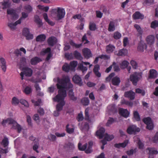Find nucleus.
<instances>
[{"instance_id": "f257e3e1", "label": "nucleus", "mask_w": 158, "mask_h": 158, "mask_svg": "<svg viewBox=\"0 0 158 158\" xmlns=\"http://www.w3.org/2000/svg\"><path fill=\"white\" fill-rule=\"evenodd\" d=\"M58 83L57 84V88L59 89L58 94L53 98L55 102H60L56 106V110L60 111L63 109V107L65 104L64 100V98L67 96L66 91L65 89L72 88L73 85L70 82L69 78L65 77L61 80L58 78Z\"/></svg>"}, {"instance_id": "f03ea898", "label": "nucleus", "mask_w": 158, "mask_h": 158, "mask_svg": "<svg viewBox=\"0 0 158 158\" xmlns=\"http://www.w3.org/2000/svg\"><path fill=\"white\" fill-rule=\"evenodd\" d=\"M53 14L56 16L58 20H60L63 18L65 15L64 9L60 7H57V9L53 10Z\"/></svg>"}, {"instance_id": "7ed1b4c3", "label": "nucleus", "mask_w": 158, "mask_h": 158, "mask_svg": "<svg viewBox=\"0 0 158 158\" xmlns=\"http://www.w3.org/2000/svg\"><path fill=\"white\" fill-rule=\"evenodd\" d=\"M142 77V73H140L135 72L130 75V81L132 82L133 84L135 85H137L139 80Z\"/></svg>"}, {"instance_id": "20e7f679", "label": "nucleus", "mask_w": 158, "mask_h": 158, "mask_svg": "<svg viewBox=\"0 0 158 158\" xmlns=\"http://www.w3.org/2000/svg\"><path fill=\"white\" fill-rule=\"evenodd\" d=\"M143 122L146 124V128L149 130H152L153 127V124L151 118L149 117L144 118L143 119Z\"/></svg>"}, {"instance_id": "39448f33", "label": "nucleus", "mask_w": 158, "mask_h": 158, "mask_svg": "<svg viewBox=\"0 0 158 158\" xmlns=\"http://www.w3.org/2000/svg\"><path fill=\"white\" fill-rule=\"evenodd\" d=\"M21 70L23 71V72H21L20 74L22 80L23 79L24 74L27 77H31L32 75V70L29 68L25 67Z\"/></svg>"}, {"instance_id": "423d86ee", "label": "nucleus", "mask_w": 158, "mask_h": 158, "mask_svg": "<svg viewBox=\"0 0 158 158\" xmlns=\"http://www.w3.org/2000/svg\"><path fill=\"white\" fill-rule=\"evenodd\" d=\"M140 131V129L139 127L134 125L129 126L127 129V132L129 134H135L136 132H138Z\"/></svg>"}, {"instance_id": "0eeeda50", "label": "nucleus", "mask_w": 158, "mask_h": 158, "mask_svg": "<svg viewBox=\"0 0 158 158\" xmlns=\"http://www.w3.org/2000/svg\"><path fill=\"white\" fill-rule=\"evenodd\" d=\"M146 150L150 158H154V155H156L158 153V151L154 148H148L146 149Z\"/></svg>"}, {"instance_id": "6e6552de", "label": "nucleus", "mask_w": 158, "mask_h": 158, "mask_svg": "<svg viewBox=\"0 0 158 158\" xmlns=\"http://www.w3.org/2000/svg\"><path fill=\"white\" fill-rule=\"evenodd\" d=\"M11 124L12 125L11 127L12 129L17 130L18 132L19 133H20L21 132L23 128L16 122L12 119Z\"/></svg>"}, {"instance_id": "1a4fd4ad", "label": "nucleus", "mask_w": 158, "mask_h": 158, "mask_svg": "<svg viewBox=\"0 0 158 158\" xmlns=\"http://www.w3.org/2000/svg\"><path fill=\"white\" fill-rule=\"evenodd\" d=\"M147 46L146 44L142 40H141L139 43L137 48L138 50L140 52L144 51V49H146Z\"/></svg>"}, {"instance_id": "9d476101", "label": "nucleus", "mask_w": 158, "mask_h": 158, "mask_svg": "<svg viewBox=\"0 0 158 158\" xmlns=\"http://www.w3.org/2000/svg\"><path fill=\"white\" fill-rule=\"evenodd\" d=\"M23 35L26 37L27 40L32 39L33 38V36L30 33L29 29L27 28H25L23 29Z\"/></svg>"}, {"instance_id": "9b49d317", "label": "nucleus", "mask_w": 158, "mask_h": 158, "mask_svg": "<svg viewBox=\"0 0 158 158\" xmlns=\"http://www.w3.org/2000/svg\"><path fill=\"white\" fill-rule=\"evenodd\" d=\"M146 40L148 44L151 46L154 44L155 40V36L153 35H149L147 37Z\"/></svg>"}, {"instance_id": "f8f14e48", "label": "nucleus", "mask_w": 158, "mask_h": 158, "mask_svg": "<svg viewBox=\"0 0 158 158\" xmlns=\"http://www.w3.org/2000/svg\"><path fill=\"white\" fill-rule=\"evenodd\" d=\"M82 52L85 57L88 59L92 57V54L90 50L88 48H84L82 50Z\"/></svg>"}, {"instance_id": "ddd939ff", "label": "nucleus", "mask_w": 158, "mask_h": 158, "mask_svg": "<svg viewBox=\"0 0 158 158\" xmlns=\"http://www.w3.org/2000/svg\"><path fill=\"white\" fill-rule=\"evenodd\" d=\"M72 80L75 83L77 84L80 86L82 85L83 82L82 81V79L79 76L75 75L73 77Z\"/></svg>"}, {"instance_id": "4468645a", "label": "nucleus", "mask_w": 158, "mask_h": 158, "mask_svg": "<svg viewBox=\"0 0 158 158\" xmlns=\"http://www.w3.org/2000/svg\"><path fill=\"white\" fill-rule=\"evenodd\" d=\"M135 93L132 90L127 91L124 93V97L128 98L130 100H133L135 98Z\"/></svg>"}, {"instance_id": "2eb2a0df", "label": "nucleus", "mask_w": 158, "mask_h": 158, "mask_svg": "<svg viewBox=\"0 0 158 158\" xmlns=\"http://www.w3.org/2000/svg\"><path fill=\"white\" fill-rule=\"evenodd\" d=\"M57 42L56 38L54 36L49 37L48 40V43L49 45L53 46Z\"/></svg>"}, {"instance_id": "dca6fc26", "label": "nucleus", "mask_w": 158, "mask_h": 158, "mask_svg": "<svg viewBox=\"0 0 158 158\" xmlns=\"http://www.w3.org/2000/svg\"><path fill=\"white\" fill-rule=\"evenodd\" d=\"M105 129L101 127L96 132V135L100 139H101L104 136H105Z\"/></svg>"}, {"instance_id": "f3484780", "label": "nucleus", "mask_w": 158, "mask_h": 158, "mask_svg": "<svg viewBox=\"0 0 158 158\" xmlns=\"http://www.w3.org/2000/svg\"><path fill=\"white\" fill-rule=\"evenodd\" d=\"M119 113L121 115L125 118L127 117L129 114V113L127 109L123 108L119 109Z\"/></svg>"}, {"instance_id": "a211bd4d", "label": "nucleus", "mask_w": 158, "mask_h": 158, "mask_svg": "<svg viewBox=\"0 0 158 158\" xmlns=\"http://www.w3.org/2000/svg\"><path fill=\"white\" fill-rule=\"evenodd\" d=\"M107 108L108 110L112 113H116L118 111L117 108L116 106L115 105L113 104L109 105Z\"/></svg>"}, {"instance_id": "6ab92c4d", "label": "nucleus", "mask_w": 158, "mask_h": 158, "mask_svg": "<svg viewBox=\"0 0 158 158\" xmlns=\"http://www.w3.org/2000/svg\"><path fill=\"white\" fill-rule=\"evenodd\" d=\"M134 27L136 29L138 32L137 36H139L141 38L143 33V30L140 26L137 24H135L134 25Z\"/></svg>"}, {"instance_id": "aec40b11", "label": "nucleus", "mask_w": 158, "mask_h": 158, "mask_svg": "<svg viewBox=\"0 0 158 158\" xmlns=\"http://www.w3.org/2000/svg\"><path fill=\"white\" fill-rule=\"evenodd\" d=\"M132 17L135 19H143L144 18V15L139 12L136 11L133 15Z\"/></svg>"}, {"instance_id": "412c9836", "label": "nucleus", "mask_w": 158, "mask_h": 158, "mask_svg": "<svg viewBox=\"0 0 158 158\" xmlns=\"http://www.w3.org/2000/svg\"><path fill=\"white\" fill-rule=\"evenodd\" d=\"M127 51L125 49H121L118 51H115L114 54L115 55L118 56H124L127 55Z\"/></svg>"}, {"instance_id": "4be33fe9", "label": "nucleus", "mask_w": 158, "mask_h": 158, "mask_svg": "<svg viewBox=\"0 0 158 158\" xmlns=\"http://www.w3.org/2000/svg\"><path fill=\"white\" fill-rule=\"evenodd\" d=\"M111 81L113 85L118 86L121 82V80L119 77L117 76H115L112 78Z\"/></svg>"}, {"instance_id": "5701e85b", "label": "nucleus", "mask_w": 158, "mask_h": 158, "mask_svg": "<svg viewBox=\"0 0 158 158\" xmlns=\"http://www.w3.org/2000/svg\"><path fill=\"white\" fill-rule=\"evenodd\" d=\"M7 14L11 15L14 20L18 19V16L16 14L15 10L13 9L7 10Z\"/></svg>"}, {"instance_id": "b1692460", "label": "nucleus", "mask_w": 158, "mask_h": 158, "mask_svg": "<svg viewBox=\"0 0 158 158\" xmlns=\"http://www.w3.org/2000/svg\"><path fill=\"white\" fill-rule=\"evenodd\" d=\"M41 59L38 57L36 56L32 58L30 61L31 64L32 65H35L41 61Z\"/></svg>"}, {"instance_id": "393cba45", "label": "nucleus", "mask_w": 158, "mask_h": 158, "mask_svg": "<svg viewBox=\"0 0 158 158\" xmlns=\"http://www.w3.org/2000/svg\"><path fill=\"white\" fill-rule=\"evenodd\" d=\"M26 59L25 57H22L20 59V62L19 64V68L20 69H22L25 67L24 66L26 64Z\"/></svg>"}, {"instance_id": "a878e982", "label": "nucleus", "mask_w": 158, "mask_h": 158, "mask_svg": "<svg viewBox=\"0 0 158 158\" xmlns=\"http://www.w3.org/2000/svg\"><path fill=\"white\" fill-rule=\"evenodd\" d=\"M1 66L2 70L5 72L6 71V67L5 60L3 57L0 58Z\"/></svg>"}, {"instance_id": "bb28decb", "label": "nucleus", "mask_w": 158, "mask_h": 158, "mask_svg": "<svg viewBox=\"0 0 158 158\" xmlns=\"http://www.w3.org/2000/svg\"><path fill=\"white\" fill-rule=\"evenodd\" d=\"M149 78H155L157 76V72L155 69H151L149 71Z\"/></svg>"}, {"instance_id": "cd10ccee", "label": "nucleus", "mask_w": 158, "mask_h": 158, "mask_svg": "<svg viewBox=\"0 0 158 158\" xmlns=\"http://www.w3.org/2000/svg\"><path fill=\"white\" fill-rule=\"evenodd\" d=\"M68 96L69 99L73 101H76L77 99V97L74 96L73 89H70L68 93Z\"/></svg>"}, {"instance_id": "c85d7f7f", "label": "nucleus", "mask_w": 158, "mask_h": 158, "mask_svg": "<svg viewBox=\"0 0 158 158\" xmlns=\"http://www.w3.org/2000/svg\"><path fill=\"white\" fill-rule=\"evenodd\" d=\"M100 69V67L98 64H97L95 65L93 69L95 75L98 77H100L101 76V73L98 72V70Z\"/></svg>"}, {"instance_id": "c756f323", "label": "nucleus", "mask_w": 158, "mask_h": 158, "mask_svg": "<svg viewBox=\"0 0 158 158\" xmlns=\"http://www.w3.org/2000/svg\"><path fill=\"white\" fill-rule=\"evenodd\" d=\"M34 18V21L38 24L39 27H40L43 25V23L39 17L37 15H35Z\"/></svg>"}, {"instance_id": "7c9ffc66", "label": "nucleus", "mask_w": 158, "mask_h": 158, "mask_svg": "<svg viewBox=\"0 0 158 158\" xmlns=\"http://www.w3.org/2000/svg\"><path fill=\"white\" fill-rule=\"evenodd\" d=\"M2 5L3 6L2 8L5 9L8 8L10 6V4L8 0H4L1 2Z\"/></svg>"}, {"instance_id": "2f4dec72", "label": "nucleus", "mask_w": 158, "mask_h": 158, "mask_svg": "<svg viewBox=\"0 0 158 158\" xmlns=\"http://www.w3.org/2000/svg\"><path fill=\"white\" fill-rule=\"evenodd\" d=\"M46 38V35L44 34L39 35L37 36L36 38V40L37 42L44 41Z\"/></svg>"}, {"instance_id": "473e14b6", "label": "nucleus", "mask_w": 158, "mask_h": 158, "mask_svg": "<svg viewBox=\"0 0 158 158\" xmlns=\"http://www.w3.org/2000/svg\"><path fill=\"white\" fill-rule=\"evenodd\" d=\"M115 23L113 21H110V23L108 30L110 31H114L115 30Z\"/></svg>"}, {"instance_id": "72a5a7b5", "label": "nucleus", "mask_w": 158, "mask_h": 158, "mask_svg": "<svg viewBox=\"0 0 158 158\" xmlns=\"http://www.w3.org/2000/svg\"><path fill=\"white\" fill-rule=\"evenodd\" d=\"M78 62L77 61H73L70 62V66L71 67V70L74 71L75 70V68L77 65Z\"/></svg>"}, {"instance_id": "f704fd0d", "label": "nucleus", "mask_w": 158, "mask_h": 158, "mask_svg": "<svg viewBox=\"0 0 158 158\" xmlns=\"http://www.w3.org/2000/svg\"><path fill=\"white\" fill-rule=\"evenodd\" d=\"M33 143H34V145L33 146V150L38 153L39 152L37 149L38 148L39 146V140L37 139L35 141L33 142Z\"/></svg>"}, {"instance_id": "c9c22d12", "label": "nucleus", "mask_w": 158, "mask_h": 158, "mask_svg": "<svg viewBox=\"0 0 158 158\" xmlns=\"http://www.w3.org/2000/svg\"><path fill=\"white\" fill-rule=\"evenodd\" d=\"M73 55L78 60H82L83 59L81 53L78 52L77 51H74L73 52Z\"/></svg>"}, {"instance_id": "e433bc0d", "label": "nucleus", "mask_w": 158, "mask_h": 158, "mask_svg": "<svg viewBox=\"0 0 158 158\" xmlns=\"http://www.w3.org/2000/svg\"><path fill=\"white\" fill-rule=\"evenodd\" d=\"M115 48V47L113 45L109 44L106 47V52L108 53L112 52L113 51Z\"/></svg>"}, {"instance_id": "4c0bfd02", "label": "nucleus", "mask_w": 158, "mask_h": 158, "mask_svg": "<svg viewBox=\"0 0 158 158\" xmlns=\"http://www.w3.org/2000/svg\"><path fill=\"white\" fill-rule=\"evenodd\" d=\"M9 143L8 139L6 137H4V139L2 140L1 144L4 147H7Z\"/></svg>"}, {"instance_id": "58836bf2", "label": "nucleus", "mask_w": 158, "mask_h": 158, "mask_svg": "<svg viewBox=\"0 0 158 158\" xmlns=\"http://www.w3.org/2000/svg\"><path fill=\"white\" fill-rule=\"evenodd\" d=\"M12 119L11 118H8L6 120H4L2 122L1 124L3 126H5L6 125V124H11Z\"/></svg>"}, {"instance_id": "ea45409f", "label": "nucleus", "mask_w": 158, "mask_h": 158, "mask_svg": "<svg viewBox=\"0 0 158 158\" xmlns=\"http://www.w3.org/2000/svg\"><path fill=\"white\" fill-rule=\"evenodd\" d=\"M89 101L88 98H84L81 100V103L84 106H87L89 105Z\"/></svg>"}, {"instance_id": "a19ab883", "label": "nucleus", "mask_w": 158, "mask_h": 158, "mask_svg": "<svg viewBox=\"0 0 158 158\" xmlns=\"http://www.w3.org/2000/svg\"><path fill=\"white\" fill-rule=\"evenodd\" d=\"M43 16L45 21L47 23H48L49 24L51 25H54V23H53L52 22L50 21L48 19V15L47 13H44L43 15Z\"/></svg>"}, {"instance_id": "79ce46f5", "label": "nucleus", "mask_w": 158, "mask_h": 158, "mask_svg": "<svg viewBox=\"0 0 158 158\" xmlns=\"http://www.w3.org/2000/svg\"><path fill=\"white\" fill-rule=\"evenodd\" d=\"M87 147V144L86 143L83 146L81 143H79L78 144V148L80 150L83 151L85 150Z\"/></svg>"}, {"instance_id": "37998d69", "label": "nucleus", "mask_w": 158, "mask_h": 158, "mask_svg": "<svg viewBox=\"0 0 158 158\" xmlns=\"http://www.w3.org/2000/svg\"><path fill=\"white\" fill-rule=\"evenodd\" d=\"M78 69L82 71L83 73L86 71L87 69V68L86 67L83 66L82 63H79L78 64Z\"/></svg>"}, {"instance_id": "c03bdc74", "label": "nucleus", "mask_w": 158, "mask_h": 158, "mask_svg": "<svg viewBox=\"0 0 158 158\" xmlns=\"http://www.w3.org/2000/svg\"><path fill=\"white\" fill-rule=\"evenodd\" d=\"M114 138L113 135H109L106 133L105 135L104 139L107 141H110Z\"/></svg>"}, {"instance_id": "a18cd8bd", "label": "nucleus", "mask_w": 158, "mask_h": 158, "mask_svg": "<svg viewBox=\"0 0 158 158\" xmlns=\"http://www.w3.org/2000/svg\"><path fill=\"white\" fill-rule=\"evenodd\" d=\"M32 91V89L31 87L29 86L26 87L24 90V92L27 94H29Z\"/></svg>"}, {"instance_id": "49530a36", "label": "nucleus", "mask_w": 158, "mask_h": 158, "mask_svg": "<svg viewBox=\"0 0 158 158\" xmlns=\"http://www.w3.org/2000/svg\"><path fill=\"white\" fill-rule=\"evenodd\" d=\"M63 70L66 72H68L69 71V70H71V67L68 64H65L62 67Z\"/></svg>"}, {"instance_id": "de8ad7c7", "label": "nucleus", "mask_w": 158, "mask_h": 158, "mask_svg": "<svg viewBox=\"0 0 158 158\" xmlns=\"http://www.w3.org/2000/svg\"><path fill=\"white\" fill-rule=\"evenodd\" d=\"M89 29L91 31H95L96 29L95 24L93 23H90L89 24Z\"/></svg>"}, {"instance_id": "09e8293b", "label": "nucleus", "mask_w": 158, "mask_h": 158, "mask_svg": "<svg viewBox=\"0 0 158 158\" xmlns=\"http://www.w3.org/2000/svg\"><path fill=\"white\" fill-rule=\"evenodd\" d=\"M134 117L136 121H138L140 120V116L137 111H135L134 112Z\"/></svg>"}, {"instance_id": "8fccbe9b", "label": "nucleus", "mask_w": 158, "mask_h": 158, "mask_svg": "<svg viewBox=\"0 0 158 158\" xmlns=\"http://www.w3.org/2000/svg\"><path fill=\"white\" fill-rule=\"evenodd\" d=\"M129 64V62L126 61H123L121 63V68L122 69H124L126 68L128 64Z\"/></svg>"}, {"instance_id": "3c124183", "label": "nucleus", "mask_w": 158, "mask_h": 158, "mask_svg": "<svg viewBox=\"0 0 158 158\" xmlns=\"http://www.w3.org/2000/svg\"><path fill=\"white\" fill-rule=\"evenodd\" d=\"M19 101L15 97H13L12 100V104L14 105H17L19 103Z\"/></svg>"}, {"instance_id": "603ef678", "label": "nucleus", "mask_w": 158, "mask_h": 158, "mask_svg": "<svg viewBox=\"0 0 158 158\" xmlns=\"http://www.w3.org/2000/svg\"><path fill=\"white\" fill-rule=\"evenodd\" d=\"M24 8L27 11L28 13H30L32 10V7L30 5H27L25 6Z\"/></svg>"}, {"instance_id": "864d4df0", "label": "nucleus", "mask_w": 158, "mask_h": 158, "mask_svg": "<svg viewBox=\"0 0 158 158\" xmlns=\"http://www.w3.org/2000/svg\"><path fill=\"white\" fill-rule=\"evenodd\" d=\"M89 129V125L87 123H85L83 126L82 127H81V130L83 131H87Z\"/></svg>"}, {"instance_id": "5fc2aeb1", "label": "nucleus", "mask_w": 158, "mask_h": 158, "mask_svg": "<svg viewBox=\"0 0 158 158\" xmlns=\"http://www.w3.org/2000/svg\"><path fill=\"white\" fill-rule=\"evenodd\" d=\"M70 44L71 45L75 47L76 48H79L81 47L82 45V44H77L74 43L73 41H71L70 42Z\"/></svg>"}, {"instance_id": "6e6d98bb", "label": "nucleus", "mask_w": 158, "mask_h": 158, "mask_svg": "<svg viewBox=\"0 0 158 158\" xmlns=\"http://www.w3.org/2000/svg\"><path fill=\"white\" fill-rule=\"evenodd\" d=\"M135 92L138 94H141L143 96L145 94V92L143 89H141L139 88H137L135 89Z\"/></svg>"}, {"instance_id": "4d7b16f0", "label": "nucleus", "mask_w": 158, "mask_h": 158, "mask_svg": "<svg viewBox=\"0 0 158 158\" xmlns=\"http://www.w3.org/2000/svg\"><path fill=\"white\" fill-rule=\"evenodd\" d=\"M21 104L24 105L25 106L28 107L29 106L28 103L25 100L23 99H20L19 100V102Z\"/></svg>"}, {"instance_id": "13d9d810", "label": "nucleus", "mask_w": 158, "mask_h": 158, "mask_svg": "<svg viewBox=\"0 0 158 158\" xmlns=\"http://www.w3.org/2000/svg\"><path fill=\"white\" fill-rule=\"evenodd\" d=\"M51 49L49 48H48L45 49L43 50L41 52V54L43 55H45L47 53H49L50 52Z\"/></svg>"}, {"instance_id": "bf43d9fd", "label": "nucleus", "mask_w": 158, "mask_h": 158, "mask_svg": "<svg viewBox=\"0 0 158 158\" xmlns=\"http://www.w3.org/2000/svg\"><path fill=\"white\" fill-rule=\"evenodd\" d=\"M158 27V22L155 20L152 22L151 24V27L153 28H155Z\"/></svg>"}, {"instance_id": "052dcab7", "label": "nucleus", "mask_w": 158, "mask_h": 158, "mask_svg": "<svg viewBox=\"0 0 158 158\" xmlns=\"http://www.w3.org/2000/svg\"><path fill=\"white\" fill-rule=\"evenodd\" d=\"M16 26L15 23H9L8 24V26L12 30H14L16 29Z\"/></svg>"}, {"instance_id": "680f3d73", "label": "nucleus", "mask_w": 158, "mask_h": 158, "mask_svg": "<svg viewBox=\"0 0 158 158\" xmlns=\"http://www.w3.org/2000/svg\"><path fill=\"white\" fill-rule=\"evenodd\" d=\"M112 66H113L114 71L116 72H118L120 71V69L118 65L116 64L115 62H114L112 64Z\"/></svg>"}, {"instance_id": "e2e57ef3", "label": "nucleus", "mask_w": 158, "mask_h": 158, "mask_svg": "<svg viewBox=\"0 0 158 158\" xmlns=\"http://www.w3.org/2000/svg\"><path fill=\"white\" fill-rule=\"evenodd\" d=\"M69 124H67L66 126V131L69 134H72L74 132V129L73 128H69Z\"/></svg>"}, {"instance_id": "0e129e2a", "label": "nucleus", "mask_w": 158, "mask_h": 158, "mask_svg": "<svg viewBox=\"0 0 158 158\" xmlns=\"http://www.w3.org/2000/svg\"><path fill=\"white\" fill-rule=\"evenodd\" d=\"M114 119L112 118H110L108 120L106 125L107 126H109L110 125L114 123Z\"/></svg>"}, {"instance_id": "69168bd1", "label": "nucleus", "mask_w": 158, "mask_h": 158, "mask_svg": "<svg viewBox=\"0 0 158 158\" xmlns=\"http://www.w3.org/2000/svg\"><path fill=\"white\" fill-rule=\"evenodd\" d=\"M121 36V34L118 32H115L114 34V37L115 39H120Z\"/></svg>"}, {"instance_id": "338daca9", "label": "nucleus", "mask_w": 158, "mask_h": 158, "mask_svg": "<svg viewBox=\"0 0 158 158\" xmlns=\"http://www.w3.org/2000/svg\"><path fill=\"white\" fill-rule=\"evenodd\" d=\"M27 121L29 126L31 127L32 125L31 123V117L29 115H27Z\"/></svg>"}, {"instance_id": "774afa93", "label": "nucleus", "mask_w": 158, "mask_h": 158, "mask_svg": "<svg viewBox=\"0 0 158 158\" xmlns=\"http://www.w3.org/2000/svg\"><path fill=\"white\" fill-rule=\"evenodd\" d=\"M152 140L154 143H158V132H156L154 137L152 138Z\"/></svg>"}]
</instances>
